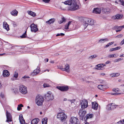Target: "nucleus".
<instances>
[{"label":"nucleus","instance_id":"1","mask_svg":"<svg viewBox=\"0 0 124 124\" xmlns=\"http://www.w3.org/2000/svg\"><path fill=\"white\" fill-rule=\"evenodd\" d=\"M62 3L65 5H70L68 8L69 10L74 11L79 9V6L75 0H69Z\"/></svg>","mask_w":124,"mask_h":124},{"label":"nucleus","instance_id":"2","mask_svg":"<svg viewBox=\"0 0 124 124\" xmlns=\"http://www.w3.org/2000/svg\"><path fill=\"white\" fill-rule=\"evenodd\" d=\"M84 29L87 27L88 25H94V21L92 19L86 18H85L83 23Z\"/></svg>","mask_w":124,"mask_h":124},{"label":"nucleus","instance_id":"3","mask_svg":"<svg viewBox=\"0 0 124 124\" xmlns=\"http://www.w3.org/2000/svg\"><path fill=\"white\" fill-rule=\"evenodd\" d=\"M43 97L41 95H38L36 96V102L37 104L39 106L42 105L44 102Z\"/></svg>","mask_w":124,"mask_h":124},{"label":"nucleus","instance_id":"4","mask_svg":"<svg viewBox=\"0 0 124 124\" xmlns=\"http://www.w3.org/2000/svg\"><path fill=\"white\" fill-rule=\"evenodd\" d=\"M57 118L60 119L62 122H64L66 120L67 118L66 116L63 113H59L57 115Z\"/></svg>","mask_w":124,"mask_h":124},{"label":"nucleus","instance_id":"5","mask_svg":"<svg viewBox=\"0 0 124 124\" xmlns=\"http://www.w3.org/2000/svg\"><path fill=\"white\" fill-rule=\"evenodd\" d=\"M19 89L20 92L23 94H26L27 92V88L24 85H20L19 86Z\"/></svg>","mask_w":124,"mask_h":124},{"label":"nucleus","instance_id":"6","mask_svg":"<svg viewBox=\"0 0 124 124\" xmlns=\"http://www.w3.org/2000/svg\"><path fill=\"white\" fill-rule=\"evenodd\" d=\"M45 98L48 101L52 100L54 99L53 95L50 92H49L45 95Z\"/></svg>","mask_w":124,"mask_h":124},{"label":"nucleus","instance_id":"7","mask_svg":"<svg viewBox=\"0 0 124 124\" xmlns=\"http://www.w3.org/2000/svg\"><path fill=\"white\" fill-rule=\"evenodd\" d=\"M86 113V112L84 109L81 108L79 110V115L81 119H83Z\"/></svg>","mask_w":124,"mask_h":124},{"label":"nucleus","instance_id":"8","mask_svg":"<svg viewBox=\"0 0 124 124\" xmlns=\"http://www.w3.org/2000/svg\"><path fill=\"white\" fill-rule=\"evenodd\" d=\"M80 104L81 108L84 109L88 106V101L86 100H84L81 102Z\"/></svg>","mask_w":124,"mask_h":124},{"label":"nucleus","instance_id":"9","mask_svg":"<svg viewBox=\"0 0 124 124\" xmlns=\"http://www.w3.org/2000/svg\"><path fill=\"white\" fill-rule=\"evenodd\" d=\"M118 106L114 105L113 103H110L107 106L106 109L108 110H113L115 108Z\"/></svg>","mask_w":124,"mask_h":124},{"label":"nucleus","instance_id":"10","mask_svg":"<svg viewBox=\"0 0 124 124\" xmlns=\"http://www.w3.org/2000/svg\"><path fill=\"white\" fill-rule=\"evenodd\" d=\"M58 89L62 91H66L68 90L69 88L68 86H58L56 87Z\"/></svg>","mask_w":124,"mask_h":124},{"label":"nucleus","instance_id":"11","mask_svg":"<svg viewBox=\"0 0 124 124\" xmlns=\"http://www.w3.org/2000/svg\"><path fill=\"white\" fill-rule=\"evenodd\" d=\"M30 26L31 28V31L32 32H36L38 30L36 25L32 24Z\"/></svg>","mask_w":124,"mask_h":124},{"label":"nucleus","instance_id":"12","mask_svg":"<svg viewBox=\"0 0 124 124\" xmlns=\"http://www.w3.org/2000/svg\"><path fill=\"white\" fill-rule=\"evenodd\" d=\"M40 71V68L38 67L33 72H32L31 74L32 76L36 75L38 74Z\"/></svg>","mask_w":124,"mask_h":124},{"label":"nucleus","instance_id":"13","mask_svg":"<svg viewBox=\"0 0 124 124\" xmlns=\"http://www.w3.org/2000/svg\"><path fill=\"white\" fill-rule=\"evenodd\" d=\"M6 113L7 120L6 121L7 122H10L12 121V116L8 112V111H6Z\"/></svg>","mask_w":124,"mask_h":124},{"label":"nucleus","instance_id":"14","mask_svg":"<svg viewBox=\"0 0 124 124\" xmlns=\"http://www.w3.org/2000/svg\"><path fill=\"white\" fill-rule=\"evenodd\" d=\"M78 119L77 118L74 117H71L70 120L71 123L74 124H78Z\"/></svg>","mask_w":124,"mask_h":124},{"label":"nucleus","instance_id":"15","mask_svg":"<svg viewBox=\"0 0 124 124\" xmlns=\"http://www.w3.org/2000/svg\"><path fill=\"white\" fill-rule=\"evenodd\" d=\"M97 87L99 89L104 91L108 88L107 86L105 85H98Z\"/></svg>","mask_w":124,"mask_h":124},{"label":"nucleus","instance_id":"16","mask_svg":"<svg viewBox=\"0 0 124 124\" xmlns=\"http://www.w3.org/2000/svg\"><path fill=\"white\" fill-rule=\"evenodd\" d=\"M101 12V9L99 8H95L93 10V13L96 14H99Z\"/></svg>","mask_w":124,"mask_h":124},{"label":"nucleus","instance_id":"17","mask_svg":"<svg viewBox=\"0 0 124 124\" xmlns=\"http://www.w3.org/2000/svg\"><path fill=\"white\" fill-rule=\"evenodd\" d=\"M3 28L6 29L7 31H8L9 30V26L6 22H3Z\"/></svg>","mask_w":124,"mask_h":124},{"label":"nucleus","instance_id":"18","mask_svg":"<svg viewBox=\"0 0 124 124\" xmlns=\"http://www.w3.org/2000/svg\"><path fill=\"white\" fill-rule=\"evenodd\" d=\"M9 72L7 70H4L3 72V75L4 77H8L10 75Z\"/></svg>","mask_w":124,"mask_h":124},{"label":"nucleus","instance_id":"19","mask_svg":"<svg viewBox=\"0 0 124 124\" xmlns=\"http://www.w3.org/2000/svg\"><path fill=\"white\" fill-rule=\"evenodd\" d=\"M98 104L96 102L92 103V108L94 110H97L98 109Z\"/></svg>","mask_w":124,"mask_h":124},{"label":"nucleus","instance_id":"20","mask_svg":"<svg viewBox=\"0 0 124 124\" xmlns=\"http://www.w3.org/2000/svg\"><path fill=\"white\" fill-rule=\"evenodd\" d=\"M69 68V65L68 64H66L65 65V68H63L62 69V70L66 71L67 72H69L70 71Z\"/></svg>","mask_w":124,"mask_h":124},{"label":"nucleus","instance_id":"21","mask_svg":"<svg viewBox=\"0 0 124 124\" xmlns=\"http://www.w3.org/2000/svg\"><path fill=\"white\" fill-rule=\"evenodd\" d=\"M106 65L103 64H99L96 65V66L97 67L95 68V69L96 70H101V68L103 67L104 66H105Z\"/></svg>","mask_w":124,"mask_h":124},{"label":"nucleus","instance_id":"22","mask_svg":"<svg viewBox=\"0 0 124 124\" xmlns=\"http://www.w3.org/2000/svg\"><path fill=\"white\" fill-rule=\"evenodd\" d=\"M18 12L16 9L12 11L11 12V14L12 16H16L17 15Z\"/></svg>","mask_w":124,"mask_h":124},{"label":"nucleus","instance_id":"23","mask_svg":"<svg viewBox=\"0 0 124 124\" xmlns=\"http://www.w3.org/2000/svg\"><path fill=\"white\" fill-rule=\"evenodd\" d=\"M55 20V19L54 18H51L49 20L46 21V23L49 24H50L52 23H53Z\"/></svg>","mask_w":124,"mask_h":124},{"label":"nucleus","instance_id":"24","mask_svg":"<svg viewBox=\"0 0 124 124\" xmlns=\"http://www.w3.org/2000/svg\"><path fill=\"white\" fill-rule=\"evenodd\" d=\"M39 121L38 118H35L33 119L31 122V124H37Z\"/></svg>","mask_w":124,"mask_h":124},{"label":"nucleus","instance_id":"25","mask_svg":"<svg viewBox=\"0 0 124 124\" xmlns=\"http://www.w3.org/2000/svg\"><path fill=\"white\" fill-rule=\"evenodd\" d=\"M109 39H108L106 38L104 39H100L98 42L100 43H104L105 42L108 41Z\"/></svg>","mask_w":124,"mask_h":124},{"label":"nucleus","instance_id":"26","mask_svg":"<svg viewBox=\"0 0 124 124\" xmlns=\"http://www.w3.org/2000/svg\"><path fill=\"white\" fill-rule=\"evenodd\" d=\"M72 21H69L67 24H66L65 25L64 28L66 29H69V26L70 25H73V24L71 23Z\"/></svg>","mask_w":124,"mask_h":124},{"label":"nucleus","instance_id":"27","mask_svg":"<svg viewBox=\"0 0 124 124\" xmlns=\"http://www.w3.org/2000/svg\"><path fill=\"white\" fill-rule=\"evenodd\" d=\"M27 12L29 15L35 17L36 16V14L34 12H33L31 11H27Z\"/></svg>","mask_w":124,"mask_h":124},{"label":"nucleus","instance_id":"28","mask_svg":"<svg viewBox=\"0 0 124 124\" xmlns=\"http://www.w3.org/2000/svg\"><path fill=\"white\" fill-rule=\"evenodd\" d=\"M93 115L91 114H87L85 118V121H86L88 118H92L93 117Z\"/></svg>","mask_w":124,"mask_h":124},{"label":"nucleus","instance_id":"29","mask_svg":"<svg viewBox=\"0 0 124 124\" xmlns=\"http://www.w3.org/2000/svg\"><path fill=\"white\" fill-rule=\"evenodd\" d=\"M120 73H112L110 74V76L111 77H117L120 75Z\"/></svg>","mask_w":124,"mask_h":124},{"label":"nucleus","instance_id":"30","mask_svg":"<svg viewBox=\"0 0 124 124\" xmlns=\"http://www.w3.org/2000/svg\"><path fill=\"white\" fill-rule=\"evenodd\" d=\"M121 47H120V46L117 47L115 48H113L110 49L109 51L110 52L119 49Z\"/></svg>","mask_w":124,"mask_h":124},{"label":"nucleus","instance_id":"31","mask_svg":"<svg viewBox=\"0 0 124 124\" xmlns=\"http://www.w3.org/2000/svg\"><path fill=\"white\" fill-rule=\"evenodd\" d=\"M66 21V19L64 17L62 18L61 20L59 21L58 23L59 24H61L63 22H65Z\"/></svg>","mask_w":124,"mask_h":124},{"label":"nucleus","instance_id":"32","mask_svg":"<svg viewBox=\"0 0 124 124\" xmlns=\"http://www.w3.org/2000/svg\"><path fill=\"white\" fill-rule=\"evenodd\" d=\"M19 119L20 120V123H21V124H23V122H25L22 116V117H21V118H20V116Z\"/></svg>","mask_w":124,"mask_h":124},{"label":"nucleus","instance_id":"33","mask_svg":"<svg viewBox=\"0 0 124 124\" xmlns=\"http://www.w3.org/2000/svg\"><path fill=\"white\" fill-rule=\"evenodd\" d=\"M47 118H46L44 119V120H42V124H47Z\"/></svg>","mask_w":124,"mask_h":124},{"label":"nucleus","instance_id":"34","mask_svg":"<svg viewBox=\"0 0 124 124\" xmlns=\"http://www.w3.org/2000/svg\"><path fill=\"white\" fill-rule=\"evenodd\" d=\"M123 15H119L118 14L116 15L115 17H116L115 19H118L122 18L123 17Z\"/></svg>","mask_w":124,"mask_h":124},{"label":"nucleus","instance_id":"35","mask_svg":"<svg viewBox=\"0 0 124 124\" xmlns=\"http://www.w3.org/2000/svg\"><path fill=\"white\" fill-rule=\"evenodd\" d=\"M97 56V55L96 54H94L93 55H92L89 57V59H92Z\"/></svg>","mask_w":124,"mask_h":124},{"label":"nucleus","instance_id":"36","mask_svg":"<svg viewBox=\"0 0 124 124\" xmlns=\"http://www.w3.org/2000/svg\"><path fill=\"white\" fill-rule=\"evenodd\" d=\"M23 105L22 104H20L18 105L17 108V109L18 110H20L22 108L21 107H23Z\"/></svg>","mask_w":124,"mask_h":124},{"label":"nucleus","instance_id":"37","mask_svg":"<svg viewBox=\"0 0 124 124\" xmlns=\"http://www.w3.org/2000/svg\"><path fill=\"white\" fill-rule=\"evenodd\" d=\"M124 27V25H123L122 26H115V28L116 29H122Z\"/></svg>","mask_w":124,"mask_h":124},{"label":"nucleus","instance_id":"38","mask_svg":"<svg viewBox=\"0 0 124 124\" xmlns=\"http://www.w3.org/2000/svg\"><path fill=\"white\" fill-rule=\"evenodd\" d=\"M103 10L105 13L109 12L110 11V9L108 8L104 9Z\"/></svg>","mask_w":124,"mask_h":124},{"label":"nucleus","instance_id":"39","mask_svg":"<svg viewBox=\"0 0 124 124\" xmlns=\"http://www.w3.org/2000/svg\"><path fill=\"white\" fill-rule=\"evenodd\" d=\"M113 91L115 92H117L119 91L120 90L118 88H114L113 89Z\"/></svg>","mask_w":124,"mask_h":124},{"label":"nucleus","instance_id":"40","mask_svg":"<svg viewBox=\"0 0 124 124\" xmlns=\"http://www.w3.org/2000/svg\"><path fill=\"white\" fill-rule=\"evenodd\" d=\"M26 31L25 32L23 33V34L21 36H20V37L22 38H25L26 37Z\"/></svg>","mask_w":124,"mask_h":124},{"label":"nucleus","instance_id":"41","mask_svg":"<svg viewBox=\"0 0 124 124\" xmlns=\"http://www.w3.org/2000/svg\"><path fill=\"white\" fill-rule=\"evenodd\" d=\"M18 76V72L16 71H15L14 75V78H17Z\"/></svg>","mask_w":124,"mask_h":124},{"label":"nucleus","instance_id":"42","mask_svg":"<svg viewBox=\"0 0 124 124\" xmlns=\"http://www.w3.org/2000/svg\"><path fill=\"white\" fill-rule=\"evenodd\" d=\"M123 58H120L118 59H116L114 61V62H116L120 61L121 60H122Z\"/></svg>","mask_w":124,"mask_h":124},{"label":"nucleus","instance_id":"43","mask_svg":"<svg viewBox=\"0 0 124 124\" xmlns=\"http://www.w3.org/2000/svg\"><path fill=\"white\" fill-rule=\"evenodd\" d=\"M50 86L49 84L46 83H44L43 85V86L44 88L48 87Z\"/></svg>","mask_w":124,"mask_h":124},{"label":"nucleus","instance_id":"44","mask_svg":"<svg viewBox=\"0 0 124 124\" xmlns=\"http://www.w3.org/2000/svg\"><path fill=\"white\" fill-rule=\"evenodd\" d=\"M81 80L83 81H85L86 82H89L87 80H86L85 78H82V79H81Z\"/></svg>","mask_w":124,"mask_h":124},{"label":"nucleus","instance_id":"45","mask_svg":"<svg viewBox=\"0 0 124 124\" xmlns=\"http://www.w3.org/2000/svg\"><path fill=\"white\" fill-rule=\"evenodd\" d=\"M123 36V35L122 34H121L120 35H119L116 36V38H120L122 37Z\"/></svg>","mask_w":124,"mask_h":124},{"label":"nucleus","instance_id":"46","mask_svg":"<svg viewBox=\"0 0 124 124\" xmlns=\"http://www.w3.org/2000/svg\"><path fill=\"white\" fill-rule=\"evenodd\" d=\"M12 23L13 24V26L14 27L16 26H17V24L15 22H13Z\"/></svg>","mask_w":124,"mask_h":124},{"label":"nucleus","instance_id":"47","mask_svg":"<svg viewBox=\"0 0 124 124\" xmlns=\"http://www.w3.org/2000/svg\"><path fill=\"white\" fill-rule=\"evenodd\" d=\"M111 94L112 95H115L121 94L120 93H111Z\"/></svg>","mask_w":124,"mask_h":124},{"label":"nucleus","instance_id":"48","mask_svg":"<svg viewBox=\"0 0 124 124\" xmlns=\"http://www.w3.org/2000/svg\"><path fill=\"white\" fill-rule=\"evenodd\" d=\"M114 55L113 54H110L108 56V57L110 58L114 57Z\"/></svg>","mask_w":124,"mask_h":124},{"label":"nucleus","instance_id":"49","mask_svg":"<svg viewBox=\"0 0 124 124\" xmlns=\"http://www.w3.org/2000/svg\"><path fill=\"white\" fill-rule=\"evenodd\" d=\"M50 0H42L43 1L46 3H48Z\"/></svg>","mask_w":124,"mask_h":124},{"label":"nucleus","instance_id":"50","mask_svg":"<svg viewBox=\"0 0 124 124\" xmlns=\"http://www.w3.org/2000/svg\"><path fill=\"white\" fill-rule=\"evenodd\" d=\"M17 46V47H18V48H17V49H22V48H23L22 47V46H17L16 45H15V46Z\"/></svg>","mask_w":124,"mask_h":124},{"label":"nucleus","instance_id":"51","mask_svg":"<svg viewBox=\"0 0 124 124\" xmlns=\"http://www.w3.org/2000/svg\"><path fill=\"white\" fill-rule=\"evenodd\" d=\"M117 123L118 124H124L123 123L122 120H120L117 122Z\"/></svg>","mask_w":124,"mask_h":124},{"label":"nucleus","instance_id":"52","mask_svg":"<svg viewBox=\"0 0 124 124\" xmlns=\"http://www.w3.org/2000/svg\"><path fill=\"white\" fill-rule=\"evenodd\" d=\"M99 81L101 83H103L105 82V81L103 80H102V79H99Z\"/></svg>","mask_w":124,"mask_h":124},{"label":"nucleus","instance_id":"53","mask_svg":"<svg viewBox=\"0 0 124 124\" xmlns=\"http://www.w3.org/2000/svg\"><path fill=\"white\" fill-rule=\"evenodd\" d=\"M120 3L121 5L124 7V0H122Z\"/></svg>","mask_w":124,"mask_h":124},{"label":"nucleus","instance_id":"54","mask_svg":"<svg viewBox=\"0 0 124 124\" xmlns=\"http://www.w3.org/2000/svg\"><path fill=\"white\" fill-rule=\"evenodd\" d=\"M117 80H118V82H124L123 80H122V79H117Z\"/></svg>","mask_w":124,"mask_h":124},{"label":"nucleus","instance_id":"55","mask_svg":"<svg viewBox=\"0 0 124 124\" xmlns=\"http://www.w3.org/2000/svg\"><path fill=\"white\" fill-rule=\"evenodd\" d=\"M124 44V39L121 41L120 43V45H122Z\"/></svg>","mask_w":124,"mask_h":124},{"label":"nucleus","instance_id":"56","mask_svg":"<svg viewBox=\"0 0 124 124\" xmlns=\"http://www.w3.org/2000/svg\"><path fill=\"white\" fill-rule=\"evenodd\" d=\"M110 46V45H109L108 44V43L107 45H106V46H104V48H106L108 47V46Z\"/></svg>","mask_w":124,"mask_h":124},{"label":"nucleus","instance_id":"57","mask_svg":"<svg viewBox=\"0 0 124 124\" xmlns=\"http://www.w3.org/2000/svg\"><path fill=\"white\" fill-rule=\"evenodd\" d=\"M114 43V42L113 41V42H109L108 43V44L110 46Z\"/></svg>","mask_w":124,"mask_h":124},{"label":"nucleus","instance_id":"58","mask_svg":"<svg viewBox=\"0 0 124 124\" xmlns=\"http://www.w3.org/2000/svg\"><path fill=\"white\" fill-rule=\"evenodd\" d=\"M68 101H70L71 102V103H73L75 101V100H69Z\"/></svg>","mask_w":124,"mask_h":124},{"label":"nucleus","instance_id":"59","mask_svg":"<svg viewBox=\"0 0 124 124\" xmlns=\"http://www.w3.org/2000/svg\"><path fill=\"white\" fill-rule=\"evenodd\" d=\"M111 63V62L110 61H108L105 62L106 64H107L109 63Z\"/></svg>","mask_w":124,"mask_h":124},{"label":"nucleus","instance_id":"60","mask_svg":"<svg viewBox=\"0 0 124 124\" xmlns=\"http://www.w3.org/2000/svg\"><path fill=\"white\" fill-rule=\"evenodd\" d=\"M16 78H11V80H12L14 81L17 79Z\"/></svg>","mask_w":124,"mask_h":124},{"label":"nucleus","instance_id":"61","mask_svg":"<svg viewBox=\"0 0 124 124\" xmlns=\"http://www.w3.org/2000/svg\"><path fill=\"white\" fill-rule=\"evenodd\" d=\"M0 96L2 98H3L4 97V95L2 93L1 94Z\"/></svg>","mask_w":124,"mask_h":124},{"label":"nucleus","instance_id":"62","mask_svg":"<svg viewBox=\"0 0 124 124\" xmlns=\"http://www.w3.org/2000/svg\"><path fill=\"white\" fill-rule=\"evenodd\" d=\"M105 75V74L104 73H102L100 74V75L103 76Z\"/></svg>","mask_w":124,"mask_h":124},{"label":"nucleus","instance_id":"63","mask_svg":"<svg viewBox=\"0 0 124 124\" xmlns=\"http://www.w3.org/2000/svg\"><path fill=\"white\" fill-rule=\"evenodd\" d=\"M122 30V29H120V30H116V32H118L119 31H121V30Z\"/></svg>","mask_w":124,"mask_h":124},{"label":"nucleus","instance_id":"64","mask_svg":"<svg viewBox=\"0 0 124 124\" xmlns=\"http://www.w3.org/2000/svg\"><path fill=\"white\" fill-rule=\"evenodd\" d=\"M120 57H124V54H122L120 56Z\"/></svg>","mask_w":124,"mask_h":124}]
</instances>
